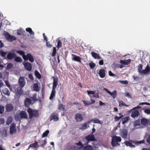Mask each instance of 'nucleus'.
<instances>
[{"mask_svg": "<svg viewBox=\"0 0 150 150\" xmlns=\"http://www.w3.org/2000/svg\"><path fill=\"white\" fill-rule=\"evenodd\" d=\"M96 139L93 134H90L85 137L82 141V144L85 145L87 144L91 141H93Z\"/></svg>", "mask_w": 150, "mask_h": 150, "instance_id": "obj_1", "label": "nucleus"}, {"mask_svg": "<svg viewBox=\"0 0 150 150\" xmlns=\"http://www.w3.org/2000/svg\"><path fill=\"white\" fill-rule=\"evenodd\" d=\"M27 111L29 114L30 118H31L34 117H37L39 115V113L37 110L28 108L27 109Z\"/></svg>", "mask_w": 150, "mask_h": 150, "instance_id": "obj_2", "label": "nucleus"}, {"mask_svg": "<svg viewBox=\"0 0 150 150\" xmlns=\"http://www.w3.org/2000/svg\"><path fill=\"white\" fill-rule=\"evenodd\" d=\"M4 35L6 39L10 41H12L16 39V37L14 36L11 35L8 32L6 31H4Z\"/></svg>", "mask_w": 150, "mask_h": 150, "instance_id": "obj_3", "label": "nucleus"}, {"mask_svg": "<svg viewBox=\"0 0 150 150\" xmlns=\"http://www.w3.org/2000/svg\"><path fill=\"white\" fill-rule=\"evenodd\" d=\"M120 136L125 139H127L128 135V131L126 129H123L120 130Z\"/></svg>", "mask_w": 150, "mask_h": 150, "instance_id": "obj_4", "label": "nucleus"}, {"mask_svg": "<svg viewBox=\"0 0 150 150\" xmlns=\"http://www.w3.org/2000/svg\"><path fill=\"white\" fill-rule=\"evenodd\" d=\"M23 59L25 60L28 59L29 61L31 62H33L34 60L33 57L32 55L30 53L28 54L27 55H24L23 56Z\"/></svg>", "mask_w": 150, "mask_h": 150, "instance_id": "obj_5", "label": "nucleus"}, {"mask_svg": "<svg viewBox=\"0 0 150 150\" xmlns=\"http://www.w3.org/2000/svg\"><path fill=\"white\" fill-rule=\"evenodd\" d=\"M18 83L20 87H23L25 85V81L23 77H21L18 80Z\"/></svg>", "mask_w": 150, "mask_h": 150, "instance_id": "obj_6", "label": "nucleus"}, {"mask_svg": "<svg viewBox=\"0 0 150 150\" xmlns=\"http://www.w3.org/2000/svg\"><path fill=\"white\" fill-rule=\"evenodd\" d=\"M150 72V67L148 65H147L145 69L142 70L140 75H142L143 74H146Z\"/></svg>", "mask_w": 150, "mask_h": 150, "instance_id": "obj_7", "label": "nucleus"}, {"mask_svg": "<svg viewBox=\"0 0 150 150\" xmlns=\"http://www.w3.org/2000/svg\"><path fill=\"white\" fill-rule=\"evenodd\" d=\"M16 125L13 123L11 125L10 128V133L12 134L16 132Z\"/></svg>", "mask_w": 150, "mask_h": 150, "instance_id": "obj_8", "label": "nucleus"}, {"mask_svg": "<svg viewBox=\"0 0 150 150\" xmlns=\"http://www.w3.org/2000/svg\"><path fill=\"white\" fill-rule=\"evenodd\" d=\"M104 90L109 93L113 98L114 99L115 98L116 95V90L114 91L113 92H111L106 88H104Z\"/></svg>", "mask_w": 150, "mask_h": 150, "instance_id": "obj_9", "label": "nucleus"}, {"mask_svg": "<svg viewBox=\"0 0 150 150\" xmlns=\"http://www.w3.org/2000/svg\"><path fill=\"white\" fill-rule=\"evenodd\" d=\"M72 56L73 57L72 58V60L77 62L79 63L81 62V59L80 57L73 54H72Z\"/></svg>", "mask_w": 150, "mask_h": 150, "instance_id": "obj_10", "label": "nucleus"}, {"mask_svg": "<svg viewBox=\"0 0 150 150\" xmlns=\"http://www.w3.org/2000/svg\"><path fill=\"white\" fill-rule=\"evenodd\" d=\"M58 115L56 113H52L51 116V120H53L54 121H57L58 120L59 117Z\"/></svg>", "mask_w": 150, "mask_h": 150, "instance_id": "obj_11", "label": "nucleus"}, {"mask_svg": "<svg viewBox=\"0 0 150 150\" xmlns=\"http://www.w3.org/2000/svg\"><path fill=\"white\" fill-rule=\"evenodd\" d=\"M83 144H82V143L79 141L78 143L76 144L75 145V147L77 146L78 145H79L80 146L76 150H85V146H83Z\"/></svg>", "mask_w": 150, "mask_h": 150, "instance_id": "obj_12", "label": "nucleus"}, {"mask_svg": "<svg viewBox=\"0 0 150 150\" xmlns=\"http://www.w3.org/2000/svg\"><path fill=\"white\" fill-rule=\"evenodd\" d=\"M25 69L28 71H30L32 69V65L31 64L29 63H23Z\"/></svg>", "mask_w": 150, "mask_h": 150, "instance_id": "obj_13", "label": "nucleus"}, {"mask_svg": "<svg viewBox=\"0 0 150 150\" xmlns=\"http://www.w3.org/2000/svg\"><path fill=\"white\" fill-rule=\"evenodd\" d=\"M75 118L77 122H80L83 120V117L81 114L77 113L75 115Z\"/></svg>", "mask_w": 150, "mask_h": 150, "instance_id": "obj_14", "label": "nucleus"}, {"mask_svg": "<svg viewBox=\"0 0 150 150\" xmlns=\"http://www.w3.org/2000/svg\"><path fill=\"white\" fill-rule=\"evenodd\" d=\"M139 112L137 110H135L133 111L131 114V117L134 118H137L139 116Z\"/></svg>", "mask_w": 150, "mask_h": 150, "instance_id": "obj_15", "label": "nucleus"}, {"mask_svg": "<svg viewBox=\"0 0 150 150\" xmlns=\"http://www.w3.org/2000/svg\"><path fill=\"white\" fill-rule=\"evenodd\" d=\"M16 56V54L14 53L10 52L7 55V57L9 59H13Z\"/></svg>", "mask_w": 150, "mask_h": 150, "instance_id": "obj_16", "label": "nucleus"}, {"mask_svg": "<svg viewBox=\"0 0 150 150\" xmlns=\"http://www.w3.org/2000/svg\"><path fill=\"white\" fill-rule=\"evenodd\" d=\"M131 61L130 59H128L127 60H120V62L121 64L123 65H127Z\"/></svg>", "mask_w": 150, "mask_h": 150, "instance_id": "obj_17", "label": "nucleus"}, {"mask_svg": "<svg viewBox=\"0 0 150 150\" xmlns=\"http://www.w3.org/2000/svg\"><path fill=\"white\" fill-rule=\"evenodd\" d=\"M21 118V119L25 118H28V115L24 111H21L20 114Z\"/></svg>", "mask_w": 150, "mask_h": 150, "instance_id": "obj_18", "label": "nucleus"}, {"mask_svg": "<svg viewBox=\"0 0 150 150\" xmlns=\"http://www.w3.org/2000/svg\"><path fill=\"white\" fill-rule=\"evenodd\" d=\"M13 106L12 105L8 104L7 105L6 108V110L8 112H10L12 111Z\"/></svg>", "mask_w": 150, "mask_h": 150, "instance_id": "obj_19", "label": "nucleus"}, {"mask_svg": "<svg viewBox=\"0 0 150 150\" xmlns=\"http://www.w3.org/2000/svg\"><path fill=\"white\" fill-rule=\"evenodd\" d=\"M99 74L101 78H104L105 76V71L104 69H101L99 72Z\"/></svg>", "mask_w": 150, "mask_h": 150, "instance_id": "obj_20", "label": "nucleus"}, {"mask_svg": "<svg viewBox=\"0 0 150 150\" xmlns=\"http://www.w3.org/2000/svg\"><path fill=\"white\" fill-rule=\"evenodd\" d=\"M31 102L32 100L30 98H27L24 101L25 105L28 107L31 103Z\"/></svg>", "mask_w": 150, "mask_h": 150, "instance_id": "obj_21", "label": "nucleus"}, {"mask_svg": "<svg viewBox=\"0 0 150 150\" xmlns=\"http://www.w3.org/2000/svg\"><path fill=\"white\" fill-rule=\"evenodd\" d=\"M2 92L3 93L8 96H9L10 95V92L7 88H4L2 90Z\"/></svg>", "mask_w": 150, "mask_h": 150, "instance_id": "obj_22", "label": "nucleus"}, {"mask_svg": "<svg viewBox=\"0 0 150 150\" xmlns=\"http://www.w3.org/2000/svg\"><path fill=\"white\" fill-rule=\"evenodd\" d=\"M91 54L92 56L95 59H101L100 56L98 53L94 52H92L91 53Z\"/></svg>", "mask_w": 150, "mask_h": 150, "instance_id": "obj_23", "label": "nucleus"}, {"mask_svg": "<svg viewBox=\"0 0 150 150\" xmlns=\"http://www.w3.org/2000/svg\"><path fill=\"white\" fill-rule=\"evenodd\" d=\"M53 86L52 88L55 89L57 84V78H55L54 77L53 78Z\"/></svg>", "mask_w": 150, "mask_h": 150, "instance_id": "obj_24", "label": "nucleus"}, {"mask_svg": "<svg viewBox=\"0 0 150 150\" xmlns=\"http://www.w3.org/2000/svg\"><path fill=\"white\" fill-rule=\"evenodd\" d=\"M149 121L145 118H143L141 120V124L145 126L148 124Z\"/></svg>", "mask_w": 150, "mask_h": 150, "instance_id": "obj_25", "label": "nucleus"}, {"mask_svg": "<svg viewBox=\"0 0 150 150\" xmlns=\"http://www.w3.org/2000/svg\"><path fill=\"white\" fill-rule=\"evenodd\" d=\"M39 146L38 144V143L37 141H35V142L33 144H31L30 145L29 148L30 147H33V148H36L37 147H38Z\"/></svg>", "mask_w": 150, "mask_h": 150, "instance_id": "obj_26", "label": "nucleus"}, {"mask_svg": "<svg viewBox=\"0 0 150 150\" xmlns=\"http://www.w3.org/2000/svg\"><path fill=\"white\" fill-rule=\"evenodd\" d=\"M33 89L35 91H38L39 90V88L38 83H35L33 85Z\"/></svg>", "mask_w": 150, "mask_h": 150, "instance_id": "obj_27", "label": "nucleus"}, {"mask_svg": "<svg viewBox=\"0 0 150 150\" xmlns=\"http://www.w3.org/2000/svg\"><path fill=\"white\" fill-rule=\"evenodd\" d=\"M22 88L23 87H18L17 88L16 91L18 94L20 95L22 94L23 93V91L22 89Z\"/></svg>", "mask_w": 150, "mask_h": 150, "instance_id": "obj_28", "label": "nucleus"}, {"mask_svg": "<svg viewBox=\"0 0 150 150\" xmlns=\"http://www.w3.org/2000/svg\"><path fill=\"white\" fill-rule=\"evenodd\" d=\"M55 89H52V90L50 97V99L52 100L55 96Z\"/></svg>", "mask_w": 150, "mask_h": 150, "instance_id": "obj_29", "label": "nucleus"}, {"mask_svg": "<svg viewBox=\"0 0 150 150\" xmlns=\"http://www.w3.org/2000/svg\"><path fill=\"white\" fill-rule=\"evenodd\" d=\"M112 139L115 141H116L117 142H120L121 140V139L120 137L116 136H114Z\"/></svg>", "mask_w": 150, "mask_h": 150, "instance_id": "obj_30", "label": "nucleus"}, {"mask_svg": "<svg viewBox=\"0 0 150 150\" xmlns=\"http://www.w3.org/2000/svg\"><path fill=\"white\" fill-rule=\"evenodd\" d=\"M111 144L112 145L114 146H119L120 145V144L118 143L117 142L114 140L112 138V139Z\"/></svg>", "mask_w": 150, "mask_h": 150, "instance_id": "obj_31", "label": "nucleus"}, {"mask_svg": "<svg viewBox=\"0 0 150 150\" xmlns=\"http://www.w3.org/2000/svg\"><path fill=\"white\" fill-rule=\"evenodd\" d=\"M13 120V117H9L7 120L6 124L7 125L10 124L12 122Z\"/></svg>", "mask_w": 150, "mask_h": 150, "instance_id": "obj_32", "label": "nucleus"}, {"mask_svg": "<svg viewBox=\"0 0 150 150\" xmlns=\"http://www.w3.org/2000/svg\"><path fill=\"white\" fill-rule=\"evenodd\" d=\"M89 127V126L87 125V124L85 123L83 124L80 129H85Z\"/></svg>", "mask_w": 150, "mask_h": 150, "instance_id": "obj_33", "label": "nucleus"}, {"mask_svg": "<svg viewBox=\"0 0 150 150\" xmlns=\"http://www.w3.org/2000/svg\"><path fill=\"white\" fill-rule=\"evenodd\" d=\"M129 119V117H125L123 118L122 120V124H125L127 122Z\"/></svg>", "mask_w": 150, "mask_h": 150, "instance_id": "obj_34", "label": "nucleus"}, {"mask_svg": "<svg viewBox=\"0 0 150 150\" xmlns=\"http://www.w3.org/2000/svg\"><path fill=\"white\" fill-rule=\"evenodd\" d=\"M143 66L142 64H140L138 67V71L140 75L142 70Z\"/></svg>", "mask_w": 150, "mask_h": 150, "instance_id": "obj_35", "label": "nucleus"}, {"mask_svg": "<svg viewBox=\"0 0 150 150\" xmlns=\"http://www.w3.org/2000/svg\"><path fill=\"white\" fill-rule=\"evenodd\" d=\"M26 31L29 33L31 35H34V32H33L31 28H28L26 29Z\"/></svg>", "mask_w": 150, "mask_h": 150, "instance_id": "obj_36", "label": "nucleus"}, {"mask_svg": "<svg viewBox=\"0 0 150 150\" xmlns=\"http://www.w3.org/2000/svg\"><path fill=\"white\" fill-rule=\"evenodd\" d=\"M15 61L17 62H21L22 61V59L19 57H16L15 59Z\"/></svg>", "mask_w": 150, "mask_h": 150, "instance_id": "obj_37", "label": "nucleus"}, {"mask_svg": "<svg viewBox=\"0 0 150 150\" xmlns=\"http://www.w3.org/2000/svg\"><path fill=\"white\" fill-rule=\"evenodd\" d=\"M85 150H95L93 149L91 146L90 145H86L85 146Z\"/></svg>", "mask_w": 150, "mask_h": 150, "instance_id": "obj_38", "label": "nucleus"}, {"mask_svg": "<svg viewBox=\"0 0 150 150\" xmlns=\"http://www.w3.org/2000/svg\"><path fill=\"white\" fill-rule=\"evenodd\" d=\"M126 145L127 146H129L131 148H134L135 147V146L134 145L132 144L129 142H127L126 143Z\"/></svg>", "mask_w": 150, "mask_h": 150, "instance_id": "obj_39", "label": "nucleus"}, {"mask_svg": "<svg viewBox=\"0 0 150 150\" xmlns=\"http://www.w3.org/2000/svg\"><path fill=\"white\" fill-rule=\"evenodd\" d=\"M93 123H99L100 124H102L103 123V122L100 120L97 119H93Z\"/></svg>", "mask_w": 150, "mask_h": 150, "instance_id": "obj_40", "label": "nucleus"}, {"mask_svg": "<svg viewBox=\"0 0 150 150\" xmlns=\"http://www.w3.org/2000/svg\"><path fill=\"white\" fill-rule=\"evenodd\" d=\"M35 75L36 77L38 79H40L41 78L40 74L36 70L35 71Z\"/></svg>", "mask_w": 150, "mask_h": 150, "instance_id": "obj_41", "label": "nucleus"}, {"mask_svg": "<svg viewBox=\"0 0 150 150\" xmlns=\"http://www.w3.org/2000/svg\"><path fill=\"white\" fill-rule=\"evenodd\" d=\"M49 133V131L48 130H46L44 132L42 135V137H44L47 136Z\"/></svg>", "mask_w": 150, "mask_h": 150, "instance_id": "obj_42", "label": "nucleus"}, {"mask_svg": "<svg viewBox=\"0 0 150 150\" xmlns=\"http://www.w3.org/2000/svg\"><path fill=\"white\" fill-rule=\"evenodd\" d=\"M89 65L91 69H93L95 66L96 64L93 62L89 63Z\"/></svg>", "mask_w": 150, "mask_h": 150, "instance_id": "obj_43", "label": "nucleus"}, {"mask_svg": "<svg viewBox=\"0 0 150 150\" xmlns=\"http://www.w3.org/2000/svg\"><path fill=\"white\" fill-rule=\"evenodd\" d=\"M13 65L11 63H9L6 66V68L7 69H11L13 67Z\"/></svg>", "mask_w": 150, "mask_h": 150, "instance_id": "obj_44", "label": "nucleus"}, {"mask_svg": "<svg viewBox=\"0 0 150 150\" xmlns=\"http://www.w3.org/2000/svg\"><path fill=\"white\" fill-rule=\"evenodd\" d=\"M87 92L88 93V95L91 98V94H92L93 95V94H94L95 93V91H87Z\"/></svg>", "mask_w": 150, "mask_h": 150, "instance_id": "obj_45", "label": "nucleus"}, {"mask_svg": "<svg viewBox=\"0 0 150 150\" xmlns=\"http://www.w3.org/2000/svg\"><path fill=\"white\" fill-rule=\"evenodd\" d=\"M62 45V42L60 40H59L57 42V47L58 49L61 47Z\"/></svg>", "mask_w": 150, "mask_h": 150, "instance_id": "obj_46", "label": "nucleus"}, {"mask_svg": "<svg viewBox=\"0 0 150 150\" xmlns=\"http://www.w3.org/2000/svg\"><path fill=\"white\" fill-rule=\"evenodd\" d=\"M58 108L59 110H62L63 111L64 110V106L63 104L60 103L59 105Z\"/></svg>", "mask_w": 150, "mask_h": 150, "instance_id": "obj_47", "label": "nucleus"}, {"mask_svg": "<svg viewBox=\"0 0 150 150\" xmlns=\"http://www.w3.org/2000/svg\"><path fill=\"white\" fill-rule=\"evenodd\" d=\"M52 50V53L51 55L52 57H54L55 55L56 52V49L55 47H53Z\"/></svg>", "mask_w": 150, "mask_h": 150, "instance_id": "obj_48", "label": "nucleus"}, {"mask_svg": "<svg viewBox=\"0 0 150 150\" xmlns=\"http://www.w3.org/2000/svg\"><path fill=\"white\" fill-rule=\"evenodd\" d=\"M119 105L120 106H128V105H126L125 103L122 101H120L119 102Z\"/></svg>", "mask_w": 150, "mask_h": 150, "instance_id": "obj_49", "label": "nucleus"}, {"mask_svg": "<svg viewBox=\"0 0 150 150\" xmlns=\"http://www.w3.org/2000/svg\"><path fill=\"white\" fill-rule=\"evenodd\" d=\"M4 110V107L3 106L1 105L0 106V114H2Z\"/></svg>", "mask_w": 150, "mask_h": 150, "instance_id": "obj_50", "label": "nucleus"}, {"mask_svg": "<svg viewBox=\"0 0 150 150\" xmlns=\"http://www.w3.org/2000/svg\"><path fill=\"white\" fill-rule=\"evenodd\" d=\"M83 102L85 106H88L91 104V103L89 101H83Z\"/></svg>", "mask_w": 150, "mask_h": 150, "instance_id": "obj_51", "label": "nucleus"}, {"mask_svg": "<svg viewBox=\"0 0 150 150\" xmlns=\"http://www.w3.org/2000/svg\"><path fill=\"white\" fill-rule=\"evenodd\" d=\"M16 52L22 55L23 58V56L24 55H26L24 54V52L22 51H18Z\"/></svg>", "mask_w": 150, "mask_h": 150, "instance_id": "obj_52", "label": "nucleus"}, {"mask_svg": "<svg viewBox=\"0 0 150 150\" xmlns=\"http://www.w3.org/2000/svg\"><path fill=\"white\" fill-rule=\"evenodd\" d=\"M123 115H121L119 117L117 116H115L114 117L115 120V121H117L119 120L120 119L122 118Z\"/></svg>", "mask_w": 150, "mask_h": 150, "instance_id": "obj_53", "label": "nucleus"}, {"mask_svg": "<svg viewBox=\"0 0 150 150\" xmlns=\"http://www.w3.org/2000/svg\"><path fill=\"white\" fill-rule=\"evenodd\" d=\"M5 83H6V84L7 86L11 90V86L10 85V83H9V82L7 81H5Z\"/></svg>", "mask_w": 150, "mask_h": 150, "instance_id": "obj_54", "label": "nucleus"}, {"mask_svg": "<svg viewBox=\"0 0 150 150\" xmlns=\"http://www.w3.org/2000/svg\"><path fill=\"white\" fill-rule=\"evenodd\" d=\"M47 144V142L46 140H44V142L42 143L41 146V147L42 148H44L45 147V146Z\"/></svg>", "mask_w": 150, "mask_h": 150, "instance_id": "obj_55", "label": "nucleus"}, {"mask_svg": "<svg viewBox=\"0 0 150 150\" xmlns=\"http://www.w3.org/2000/svg\"><path fill=\"white\" fill-rule=\"evenodd\" d=\"M144 112L148 115H149L150 114V110L149 109H145Z\"/></svg>", "mask_w": 150, "mask_h": 150, "instance_id": "obj_56", "label": "nucleus"}, {"mask_svg": "<svg viewBox=\"0 0 150 150\" xmlns=\"http://www.w3.org/2000/svg\"><path fill=\"white\" fill-rule=\"evenodd\" d=\"M119 82L122 83L126 84L128 83V82L127 81H119Z\"/></svg>", "mask_w": 150, "mask_h": 150, "instance_id": "obj_57", "label": "nucleus"}, {"mask_svg": "<svg viewBox=\"0 0 150 150\" xmlns=\"http://www.w3.org/2000/svg\"><path fill=\"white\" fill-rule=\"evenodd\" d=\"M7 52H3L2 51L1 53V56L3 57H4L7 54Z\"/></svg>", "mask_w": 150, "mask_h": 150, "instance_id": "obj_58", "label": "nucleus"}, {"mask_svg": "<svg viewBox=\"0 0 150 150\" xmlns=\"http://www.w3.org/2000/svg\"><path fill=\"white\" fill-rule=\"evenodd\" d=\"M146 142L149 143H150V134H149L147 138Z\"/></svg>", "mask_w": 150, "mask_h": 150, "instance_id": "obj_59", "label": "nucleus"}, {"mask_svg": "<svg viewBox=\"0 0 150 150\" xmlns=\"http://www.w3.org/2000/svg\"><path fill=\"white\" fill-rule=\"evenodd\" d=\"M4 118H1L0 119V124H2L4 123Z\"/></svg>", "mask_w": 150, "mask_h": 150, "instance_id": "obj_60", "label": "nucleus"}, {"mask_svg": "<svg viewBox=\"0 0 150 150\" xmlns=\"http://www.w3.org/2000/svg\"><path fill=\"white\" fill-rule=\"evenodd\" d=\"M109 76H116L115 75V74H113L111 71H109Z\"/></svg>", "mask_w": 150, "mask_h": 150, "instance_id": "obj_61", "label": "nucleus"}, {"mask_svg": "<svg viewBox=\"0 0 150 150\" xmlns=\"http://www.w3.org/2000/svg\"><path fill=\"white\" fill-rule=\"evenodd\" d=\"M36 96L37 95L36 93H34L33 94L32 99H33V100H36Z\"/></svg>", "mask_w": 150, "mask_h": 150, "instance_id": "obj_62", "label": "nucleus"}, {"mask_svg": "<svg viewBox=\"0 0 150 150\" xmlns=\"http://www.w3.org/2000/svg\"><path fill=\"white\" fill-rule=\"evenodd\" d=\"M47 40L46 41L47 46L48 47H51L52 46V45H50V43L49 42H47Z\"/></svg>", "mask_w": 150, "mask_h": 150, "instance_id": "obj_63", "label": "nucleus"}, {"mask_svg": "<svg viewBox=\"0 0 150 150\" xmlns=\"http://www.w3.org/2000/svg\"><path fill=\"white\" fill-rule=\"evenodd\" d=\"M29 78L31 80L33 79V77L31 74H30L28 75Z\"/></svg>", "mask_w": 150, "mask_h": 150, "instance_id": "obj_64", "label": "nucleus"}]
</instances>
